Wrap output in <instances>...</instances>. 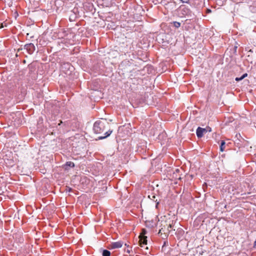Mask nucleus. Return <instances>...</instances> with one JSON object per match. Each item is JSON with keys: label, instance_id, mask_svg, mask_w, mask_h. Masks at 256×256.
Here are the masks:
<instances>
[{"label": "nucleus", "instance_id": "f257e3e1", "mask_svg": "<svg viewBox=\"0 0 256 256\" xmlns=\"http://www.w3.org/2000/svg\"><path fill=\"white\" fill-rule=\"evenodd\" d=\"M109 124L106 121H96L94 124L93 130L94 133L100 134L105 131Z\"/></svg>", "mask_w": 256, "mask_h": 256}, {"label": "nucleus", "instance_id": "f03ea898", "mask_svg": "<svg viewBox=\"0 0 256 256\" xmlns=\"http://www.w3.org/2000/svg\"><path fill=\"white\" fill-rule=\"evenodd\" d=\"M146 230H142V232L139 236V243L140 246L142 247L143 245H146L147 244V236L144 235L146 234Z\"/></svg>", "mask_w": 256, "mask_h": 256}, {"label": "nucleus", "instance_id": "7ed1b4c3", "mask_svg": "<svg viewBox=\"0 0 256 256\" xmlns=\"http://www.w3.org/2000/svg\"><path fill=\"white\" fill-rule=\"evenodd\" d=\"M123 242L121 241L112 243L109 246V248L114 249L120 248L122 246Z\"/></svg>", "mask_w": 256, "mask_h": 256}, {"label": "nucleus", "instance_id": "20e7f679", "mask_svg": "<svg viewBox=\"0 0 256 256\" xmlns=\"http://www.w3.org/2000/svg\"><path fill=\"white\" fill-rule=\"evenodd\" d=\"M65 66L62 67V69L66 74H70V72L74 70V68L72 65H64Z\"/></svg>", "mask_w": 256, "mask_h": 256}, {"label": "nucleus", "instance_id": "39448f33", "mask_svg": "<svg viewBox=\"0 0 256 256\" xmlns=\"http://www.w3.org/2000/svg\"><path fill=\"white\" fill-rule=\"evenodd\" d=\"M196 135L198 138H202L204 134L206 132V130L204 128L198 127L196 130Z\"/></svg>", "mask_w": 256, "mask_h": 256}, {"label": "nucleus", "instance_id": "423d86ee", "mask_svg": "<svg viewBox=\"0 0 256 256\" xmlns=\"http://www.w3.org/2000/svg\"><path fill=\"white\" fill-rule=\"evenodd\" d=\"M108 58H114L117 56L118 54V52L117 50H112L108 52Z\"/></svg>", "mask_w": 256, "mask_h": 256}, {"label": "nucleus", "instance_id": "0eeeda50", "mask_svg": "<svg viewBox=\"0 0 256 256\" xmlns=\"http://www.w3.org/2000/svg\"><path fill=\"white\" fill-rule=\"evenodd\" d=\"M26 48L30 50L31 52H34L35 50V46L32 44H27L25 46Z\"/></svg>", "mask_w": 256, "mask_h": 256}, {"label": "nucleus", "instance_id": "6e6552de", "mask_svg": "<svg viewBox=\"0 0 256 256\" xmlns=\"http://www.w3.org/2000/svg\"><path fill=\"white\" fill-rule=\"evenodd\" d=\"M112 132V130H108V131L106 132L104 134V136H100L98 137L99 140H102L104 138H105L108 136Z\"/></svg>", "mask_w": 256, "mask_h": 256}, {"label": "nucleus", "instance_id": "1a4fd4ad", "mask_svg": "<svg viewBox=\"0 0 256 256\" xmlns=\"http://www.w3.org/2000/svg\"><path fill=\"white\" fill-rule=\"evenodd\" d=\"M110 252L108 250H104L102 252V256H110Z\"/></svg>", "mask_w": 256, "mask_h": 256}, {"label": "nucleus", "instance_id": "9d476101", "mask_svg": "<svg viewBox=\"0 0 256 256\" xmlns=\"http://www.w3.org/2000/svg\"><path fill=\"white\" fill-rule=\"evenodd\" d=\"M225 146V142L224 141H222L221 142V144L220 146V150L221 152H223L224 150Z\"/></svg>", "mask_w": 256, "mask_h": 256}, {"label": "nucleus", "instance_id": "9b49d317", "mask_svg": "<svg viewBox=\"0 0 256 256\" xmlns=\"http://www.w3.org/2000/svg\"><path fill=\"white\" fill-rule=\"evenodd\" d=\"M66 166H68L71 168H73L74 166V162H66Z\"/></svg>", "mask_w": 256, "mask_h": 256}, {"label": "nucleus", "instance_id": "f8f14e48", "mask_svg": "<svg viewBox=\"0 0 256 256\" xmlns=\"http://www.w3.org/2000/svg\"><path fill=\"white\" fill-rule=\"evenodd\" d=\"M174 26L176 28H178L180 26V23L179 22H174Z\"/></svg>", "mask_w": 256, "mask_h": 256}, {"label": "nucleus", "instance_id": "ddd939ff", "mask_svg": "<svg viewBox=\"0 0 256 256\" xmlns=\"http://www.w3.org/2000/svg\"><path fill=\"white\" fill-rule=\"evenodd\" d=\"M226 62H227V63H232V62H234L232 61V58H226Z\"/></svg>", "mask_w": 256, "mask_h": 256}, {"label": "nucleus", "instance_id": "4468645a", "mask_svg": "<svg viewBox=\"0 0 256 256\" xmlns=\"http://www.w3.org/2000/svg\"><path fill=\"white\" fill-rule=\"evenodd\" d=\"M172 228V225L170 224H169L168 226L166 232H170V228Z\"/></svg>", "mask_w": 256, "mask_h": 256}, {"label": "nucleus", "instance_id": "2eb2a0df", "mask_svg": "<svg viewBox=\"0 0 256 256\" xmlns=\"http://www.w3.org/2000/svg\"><path fill=\"white\" fill-rule=\"evenodd\" d=\"M205 130H206V132H210L212 131V128L210 127H207V128H205Z\"/></svg>", "mask_w": 256, "mask_h": 256}, {"label": "nucleus", "instance_id": "dca6fc26", "mask_svg": "<svg viewBox=\"0 0 256 256\" xmlns=\"http://www.w3.org/2000/svg\"><path fill=\"white\" fill-rule=\"evenodd\" d=\"M162 232H164V233H166V232L165 230H164V228H162L160 230H159V232H158V234H162Z\"/></svg>", "mask_w": 256, "mask_h": 256}, {"label": "nucleus", "instance_id": "f3484780", "mask_svg": "<svg viewBox=\"0 0 256 256\" xmlns=\"http://www.w3.org/2000/svg\"><path fill=\"white\" fill-rule=\"evenodd\" d=\"M242 80H243V79L242 78V76H240V78H236V80L238 81V82Z\"/></svg>", "mask_w": 256, "mask_h": 256}, {"label": "nucleus", "instance_id": "a211bd4d", "mask_svg": "<svg viewBox=\"0 0 256 256\" xmlns=\"http://www.w3.org/2000/svg\"><path fill=\"white\" fill-rule=\"evenodd\" d=\"M248 76V74H244L242 76V79H244V78H246V76Z\"/></svg>", "mask_w": 256, "mask_h": 256}, {"label": "nucleus", "instance_id": "6ab92c4d", "mask_svg": "<svg viewBox=\"0 0 256 256\" xmlns=\"http://www.w3.org/2000/svg\"><path fill=\"white\" fill-rule=\"evenodd\" d=\"M237 46H235L234 48V52H236V48H237Z\"/></svg>", "mask_w": 256, "mask_h": 256}, {"label": "nucleus", "instance_id": "aec40b11", "mask_svg": "<svg viewBox=\"0 0 256 256\" xmlns=\"http://www.w3.org/2000/svg\"><path fill=\"white\" fill-rule=\"evenodd\" d=\"M152 200H154V198H155V197H156V196H155L152 195Z\"/></svg>", "mask_w": 256, "mask_h": 256}, {"label": "nucleus", "instance_id": "412c9836", "mask_svg": "<svg viewBox=\"0 0 256 256\" xmlns=\"http://www.w3.org/2000/svg\"><path fill=\"white\" fill-rule=\"evenodd\" d=\"M148 198H150L151 200H152V196H148Z\"/></svg>", "mask_w": 256, "mask_h": 256}, {"label": "nucleus", "instance_id": "4be33fe9", "mask_svg": "<svg viewBox=\"0 0 256 256\" xmlns=\"http://www.w3.org/2000/svg\"><path fill=\"white\" fill-rule=\"evenodd\" d=\"M29 34H27V35L28 36H30V35H29Z\"/></svg>", "mask_w": 256, "mask_h": 256}, {"label": "nucleus", "instance_id": "5701e85b", "mask_svg": "<svg viewBox=\"0 0 256 256\" xmlns=\"http://www.w3.org/2000/svg\"><path fill=\"white\" fill-rule=\"evenodd\" d=\"M29 34H27V35L28 36H30V35H29Z\"/></svg>", "mask_w": 256, "mask_h": 256}, {"label": "nucleus", "instance_id": "b1692460", "mask_svg": "<svg viewBox=\"0 0 256 256\" xmlns=\"http://www.w3.org/2000/svg\"><path fill=\"white\" fill-rule=\"evenodd\" d=\"M210 12V10H208V12Z\"/></svg>", "mask_w": 256, "mask_h": 256}]
</instances>
